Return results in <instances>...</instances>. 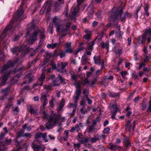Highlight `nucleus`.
Listing matches in <instances>:
<instances>
[{
    "label": "nucleus",
    "instance_id": "1",
    "mask_svg": "<svg viewBox=\"0 0 151 151\" xmlns=\"http://www.w3.org/2000/svg\"><path fill=\"white\" fill-rule=\"evenodd\" d=\"M19 64V62L16 58L12 63L11 61H9L6 65L3 67L1 70V73L4 74L2 78V85L5 83L10 74L15 73L16 68Z\"/></svg>",
    "mask_w": 151,
    "mask_h": 151
},
{
    "label": "nucleus",
    "instance_id": "2",
    "mask_svg": "<svg viewBox=\"0 0 151 151\" xmlns=\"http://www.w3.org/2000/svg\"><path fill=\"white\" fill-rule=\"evenodd\" d=\"M38 35V31H35L34 33L31 34L30 36L29 39L28 41V43L30 44H32L36 41L37 38V36ZM28 42H24L19 48V52L22 51V54L23 55H25L28 53L29 51L32 50V48H29V45L27 44Z\"/></svg>",
    "mask_w": 151,
    "mask_h": 151
},
{
    "label": "nucleus",
    "instance_id": "3",
    "mask_svg": "<svg viewBox=\"0 0 151 151\" xmlns=\"http://www.w3.org/2000/svg\"><path fill=\"white\" fill-rule=\"evenodd\" d=\"M122 11L121 9H118L115 12L114 15V19H121V21L123 22L125 21L126 18L131 16L130 14L128 12H125L124 14L123 17H122Z\"/></svg>",
    "mask_w": 151,
    "mask_h": 151
},
{
    "label": "nucleus",
    "instance_id": "4",
    "mask_svg": "<svg viewBox=\"0 0 151 151\" xmlns=\"http://www.w3.org/2000/svg\"><path fill=\"white\" fill-rule=\"evenodd\" d=\"M58 121V119L56 118L52 117L51 119H50L49 121L46 124L45 128L48 129H52Z\"/></svg>",
    "mask_w": 151,
    "mask_h": 151
},
{
    "label": "nucleus",
    "instance_id": "5",
    "mask_svg": "<svg viewBox=\"0 0 151 151\" xmlns=\"http://www.w3.org/2000/svg\"><path fill=\"white\" fill-rule=\"evenodd\" d=\"M47 133L46 132L43 133H37L35 134V138L36 141L38 142L40 141L41 138H42L45 142H48V140L47 137Z\"/></svg>",
    "mask_w": 151,
    "mask_h": 151
},
{
    "label": "nucleus",
    "instance_id": "6",
    "mask_svg": "<svg viewBox=\"0 0 151 151\" xmlns=\"http://www.w3.org/2000/svg\"><path fill=\"white\" fill-rule=\"evenodd\" d=\"M42 75L40 78H39L38 82L37 83L33 84V87H35L38 85L41 86L43 85V81L45 78V75L44 72L45 71V68L44 67L43 68H42Z\"/></svg>",
    "mask_w": 151,
    "mask_h": 151
},
{
    "label": "nucleus",
    "instance_id": "7",
    "mask_svg": "<svg viewBox=\"0 0 151 151\" xmlns=\"http://www.w3.org/2000/svg\"><path fill=\"white\" fill-rule=\"evenodd\" d=\"M60 21V19L57 17H55L53 19V22L56 27L57 32H60L61 27H62V24L59 23Z\"/></svg>",
    "mask_w": 151,
    "mask_h": 151
},
{
    "label": "nucleus",
    "instance_id": "8",
    "mask_svg": "<svg viewBox=\"0 0 151 151\" xmlns=\"http://www.w3.org/2000/svg\"><path fill=\"white\" fill-rule=\"evenodd\" d=\"M95 63L96 64H100L101 65V68H103L104 66V62L101 59L100 56H95L93 58Z\"/></svg>",
    "mask_w": 151,
    "mask_h": 151
},
{
    "label": "nucleus",
    "instance_id": "9",
    "mask_svg": "<svg viewBox=\"0 0 151 151\" xmlns=\"http://www.w3.org/2000/svg\"><path fill=\"white\" fill-rule=\"evenodd\" d=\"M68 64V63L66 62H60L58 63L57 70L58 72H63L62 70Z\"/></svg>",
    "mask_w": 151,
    "mask_h": 151
},
{
    "label": "nucleus",
    "instance_id": "10",
    "mask_svg": "<svg viewBox=\"0 0 151 151\" xmlns=\"http://www.w3.org/2000/svg\"><path fill=\"white\" fill-rule=\"evenodd\" d=\"M52 4L51 2L50 1H47L44 3L43 7L41 10L44 11L45 9L47 8V12H49L50 9V7H51Z\"/></svg>",
    "mask_w": 151,
    "mask_h": 151
},
{
    "label": "nucleus",
    "instance_id": "11",
    "mask_svg": "<svg viewBox=\"0 0 151 151\" xmlns=\"http://www.w3.org/2000/svg\"><path fill=\"white\" fill-rule=\"evenodd\" d=\"M118 110L117 106L116 105H113L111 106V113L112 114L111 118L113 119H115V116Z\"/></svg>",
    "mask_w": 151,
    "mask_h": 151
},
{
    "label": "nucleus",
    "instance_id": "12",
    "mask_svg": "<svg viewBox=\"0 0 151 151\" xmlns=\"http://www.w3.org/2000/svg\"><path fill=\"white\" fill-rule=\"evenodd\" d=\"M65 50L67 53H70L73 52L71 47L70 42H66L64 45Z\"/></svg>",
    "mask_w": 151,
    "mask_h": 151
},
{
    "label": "nucleus",
    "instance_id": "13",
    "mask_svg": "<svg viewBox=\"0 0 151 151\" xmlns=\"http://www.w3.org/2000/svg\"><path fill=\"white\" fill-rule=\"evenodd\" d=\"M31 75L30 74H28L25 76L24 79H26V81H24L22 83V85L26 83H29L34 80V77H31Z\"/></svg>",
    "mask_w": 151,
    "mask_h": 151
},
{
    "label": "nucleus",
    "instance_id": "14",
    "mask_svg": "<svg viewBox=\"0 0 151 151\" xmlns=\"http://www.w3.org/2000/svg\"><path fill=\"white\" fill-rule=\"evenodd\" d=\"M23 13V12L21 7L20 9L18 10L14 14V17L15 19L17 20L18 19Z\"/></svg>",
    "mask_w": 151,
    "mask_h": 151
},
{
    "label": "nucleus",
    "instance_id": "15",
    "mask_svg": "<svg viewBox=\"0 0 151 151\" xmlns=\"http://www.w3.org/2000/svg\"><path fill=\"white\" fill-rule=\"evenodd\" d=\"M88 50H87L86 49V51L85 52V54H84L83 56L82 57L81 59V61L82 64L84 65L85 64V61H86L87 60V59L86 58V55H90L91 54V51H88Z\"/></svg>",
    "mask_w": 151,
    "mask_h": 151
},
{
    "label": "nucleus",
    "instance_id": "16",
    "mask_svg": "<svg viewBox=\"0 0 151 151\" xmlns=\"http://www.w3.org/2000/svg\"><path fill=\"white\" fill-rule=\"evenodd\" d=\"M148 34H143L141 37L140 36L138 37L137 39V42L139 43L143 44L146 41V35Z\"/></svg>",
    "mask_w": 151,
    "mask_h": 151
},
{
    "label": "nucleus",
    "instance_id": "17",
    "mask_svg": "<svg viewBox=\"0 0 151 151\" xmlns=\"http://www.w3.org/2000/svg\"><path fill=\"white\" fill-rule=\"evenodd\" d=\"M87 11L88 12V14L89 17L91 19L93 18V15L94 13V12L93 9H91V6H89L87 9Z\"/></svg>",
    "mask_w": 151,
    "mask_h": 151
},
{
    "label": "nucleus",
    "instance_id": "18",
    "mask_svg": "<svg viewBox=\"0 0 151 151\" xmlns=\"http://www.w3.org/2000/svg\"><path fill=\"white\" fill-rule=\"evenodd\" d=\"M81 92L78 91H76L75 93V95L74 96V101H75V103H77V101L78 99L79 98L80 96Z\"/></svg>",
    "mask_w": 151,
    "mask_h": 151
},
{
    "label": "nucleus",
    "instance_id": "19",
    "mask_svg": "<svg viewBox=\"0 0 151 151\" xmlns=\"http://www.w3.org/2000/svg\"><path fill=\"white\" fill-rule=\"evenodd\" d=\"M65 103V100L64 99H62L60 105L57 108L58 111H59L61 110L64 107Z\"/></svg>",
    "mask_w": 151,
    "mask_h": 151
},
{
    "label": "nucleus",
    "instance_id": "20",
    "mask_svg": "<svg viewBox=\"0 0 151 151\" xmlns=\"http://www.w3.org/2000/svg\"><path fill=\"white\" fill-rule=\"evenodd\" d=\"M95 44L94 41H93L88 43V46L86 48L87 50L92 51L93 49V46Z\"/></svg>",
    "mask_w": 151,
    "mask_h": 151
},
{
    "label": "nucleus",
    "instance_id": "21",
    "mask_svg": "<svg viewBox=\"0 0 151 151\" xmlns=\"http://www.w3.org/2000/svg\"><path fill=\"white\" fill-rule=\"evenodd\" d=\"M52 117L58 119V121L60 120V117L58 114L56 113H54L53 111H51V114L50 116V119H51Z\"/></svg>",
    "mask_w": 151,
    "mask_h": 151
},
{
    "label": "nucleus",
    "instance_id": "22",
    "mask_svg": "<svg viewBox=\"0 0 151 151\" xmlns=\"http://www.w3.org/2000/svg\"><path fill=\"white\" fill-rule=\"evenodd\" d=\"M74 85L76 86V91H78L81 92V83L79 81H76L74 83Z\"/></svg>",
    "mask_w": 151,
    "mask_h": 151
},
{
    "label": "nucleus",
    "instance_id": "23",
    "mask_svg": "<svg viewBox=\"0 0 151 151\" xmlns=\"http://www.w3.org/2000/svg\"><path fill=\"white\" fill-rule=\"evenodd\" d=\"M124 142L127 147H128L131 145V143L128 138L126 137H124Z\"/></svg>",
    "mask_w": 151,
    "mask_h": 151
},
{
    "label": "nucleus",
    "instance_id": "24",
    "mask_svg": "<svg viewBox=\"0 0 151 151\" xmlns=\"http://www.w3.org/2000/svg\"><path fill=\"white\" fill-rule=\"evenodd\" d=\"M110 149L111 150L114 151L117 149L120 150L122 149V147H119L117 145H110Z\"/></svg>",
    "mask_w": 151,
    "mask_h": 151
},
{
    "label": "nucleus",
    "instance_id": "25",
    "mask_svg": "<svg viewBox=\"0 0 151 151\" xmlns=\"http://www.w3.org/2000/svg\"><path fill=\"white\" fill-rule=\"evenodd\" d=\"M30 109L29 111L31 114H37V108L33 109L32 108V106L31 105H29Z\"/></svg>",
    "mask_w": 151,
    "mask_h": 151
},
{
    "label": "nucleus",
    "instance_id": "26",
    "mask_svg": "<svg viewBox=\"0 0 151 151\" xmlns=\"http://www.w3.org/2000/svg\"><path fill=\"white\" fill-rule=\"evenodd\" d=\"M99 139V135L97 134L95 135L94 137H92L91 140V142L92 143L96 142Z\"/></svg>",
    "mask_w": 151,
    "mask_h": 151
},
{
    "label": "nucleus",
    "instance_id": "27",
    "mask_svg": "<svg viewBox=\"0 0 151 151\" xmlns=\"http://www.w3.org/2000/svg\"><path fill=\"white\" fill-rule=\"evenodd\" d=\"M101 47L102 48H106V49L108 51L109 48V42L106 41L105 44L104 42H102L101 44Z\"/></svg>",
    "mask_w": 151,
    "mask_h": 151
},
{
    "label": "nucleus",
    "instance_id": "28",
    "mask_svg": "<svg viewBox=\"0 0 151 151\" xmlns=\"http://www.w3.org/2000/svg\"><path fill=\"white\" fill-rule=\"evenodd\" d=\"M14 28L13 27H11L9 28L8 27H6L3 31L4 33H6L8 31H9L11 32H13L14 31Z\"/></svg>",
    "mask_w": 151,
    "mask_h": 151
},
{
    "label": "nucleus",
    "instance_id": "29",
    "mask_svg": "<svg viewBox=\"0 0 151 151\" xmlns=\"http://www.w3.org/2000/svg\"><path fill=\"white\" fill-rule=\"evenodd\" d=\"M68 28H63L62 29L61 33L62 36L65 37L68 34Z\"/></svg>",
    "mask_w": 151,
    "mask_h": 151
},
{
    "label": "nucleus",
    "instance_id": "30",
    "mask_svg": "<svg viewBox=\"0 0 151 151\" xmlns=\"http://www.w3.org/2000/svg\"><path fill=\"white\" fill-rule=\"evenodd\" d=\"M123 32L119 30L118 31L116 32V37L119 39L122 38V35H123Z\"/></svg>",
    "mask_w": 151,
    "mask_h": 151
},
{
    "label": "nucleus",
    "instance_id": "31",
    "mask_svg": "<svg viewBox=\"0 0 151 151\" xmlns=\"http://www.w3.org/2000/svg\"><path fill=\"white\" fill-rule=\"evenodd\" d=\"M40 113L42 114V117L45 119H48V115L47 113H46L44 111L40 110Z\"/></svg>",
    "mask_w": 151,
    "mask_h": 151
},
{
    "label": "nucleus",
    "instance_id": "32",
    "mask_svg": "<svg viewBox=\"0 0 151 151\" xmlns=\"http://www.w3.org/2000/svg\"><path fill=\"white\" fill-rule=\"evenodd\" d=\"M22 75V73H20L19 74L17 75L15 77L12 79V81H13V82L14 83H16L18 81V79L20 77V76Z\"/></svg>",
    "mask_w": 151,
    "mask_h": 151
},
{
    "label": "nucleus",
    "instance_id": "33",
    "mask_svg": "<svg viewBox=\"0 0 151 151\" xmlns=\"http://www.w3.org/2000/svg\"><path fill=\"white\" fill-rule=\"evenodd\" d=\"M44 30H43L42 31L38 30V35L40 34V39H44L45 38V35L44 34Z\"/></svg>",
    "mask_w": 151,
    "mask_h": 151
},
{
    "label": "nucleus",
    "instance_id": "34",
    "mask_svg": "<svg viewBox=\"0 0 151 151\" xmlns=\"http://www.w3.org/2000/svg\"><path fill=\"white\" fill-rule=\"evenodd\" d=\"M32 147L34 149V151H38L40 148V146L38 145L32 144Z\"/></svg>",
    "mask_w": 151,
    "mask_h": 151
},
{
    "label": "nucleus",
    "instance_id": "35",
    "mask_svg": "<svg viewBox=\"0 0 151 151\" xmlns=\"http://www.w3.org/2000/svg\"><path fill=\"white\" fill-rule=\"evenodd\" d=\"M132 121V120H128L127 122V123L126 125V128L129 131L130 128L131 126V123Z\"/></svg>",
    "mask_w": 151,
    "mask_h": 151
},
{
    "label": "nucleus",
    "instance_id": "36",
    "mask_svg": "<svg viewBox=\"0 0 151 151\" xmlns=\"http://www.w3.org/2000/svg\"><path fill=\"white\" fill-rule=\"evenodd\" d=\"M66 53H67V52L64 50V51H62L59 52L58 55L60 58H62L65 56Z\"/></svg>",
    "mask_w": 151,
    "mask_h": 151
},
{
    "label": "nucleus",
    "instance_id": "37",
    "mask_svg": "<svg viewBox=\"0 0 151 151\" xmlns=\"http://www.w3.org/2000/svg\"><path fill=\"white\" fill-rule=\"evenodd\" d=\"M8 89V88H6L1 90V94L3 96H5L7 95Z\"/></svg>",
    "mask_w": 151,
    "mask_h": 151
},
{
    "label": "nucleus",
    "instance_id": "38",
    "mask_svg": "<svg viewBox=\"0 0 151 151\" xmlns=\"http://www.w3.org/2000/svg\"><path fill=\"white\" fill-rule=\"evenodd\" d=\"M96 78H94L89 82L88 84L90 86H92L96 82Z\"/></svg>",
    "mask_w": 151,
    "mask_h": 151
},
{
    "label": "nucleus",
    "instance_id": "39",
    "mask_svg": "<svg viewBox=\"0 0 151 151\" xmlns=\"http://www.w3.org/2000/svg\"><path fill=\"white\" fill-rule=\"evenodd\" d=\"M52 86L51 85H46L43 86L44 88L46 89L47 91L52 89Z\"/></svg>",
    "mask_w": 151,
    "mask_h": 151
},
{
    "label": "nucleus",
    "instance_id": "40",
    "mask_svg": "<svg viewBox=\"0 0 151 151\" xmlns=\"http://www.w3.org/2000/svg\"><path fill=\"white\" fill-rule=\"evenodd\" d=\"M41 101L47 100V96L46 94L43 93L41 94Z\"/></svg>",
    "mask_w": 151,
    "mask_h": 151
},
{
    "label": "nucleus",
    "instance_id": "41",
    "mask_svg": "<svg viewBox=\"0 0 151 151\" xmlns=\"http://www.w3.org/2000/svg\"><path fill=\"white\" fill-rule=\"evenodd\" d=\"M74 103V104H73L71 103H69V107L70 108H73L74 109H76L77 107V103H75V101Z\"/></svg>",
    "mask_w": 151,
    "mask_h": 151
},
{
    "label": "nucleus",
    "instance_id": "42",
    "mask_svg": "<svg viewBox=\"0 0 151 151\" xmlns=\"http://www.w3.org/2000/svg\"><path fill=\"white\" fill-rule=\"evenodd\" d=\"M49 105L50 107L52 108H53L54 106V99L52 98L51 99V100L49 101Z\"/></svg>",
    "mask_w": 151,
    "mask_h": 151
},
{
    "label": "nucleus",
    "instance_id": "43",
    "mask_svg": "<svg viewBox=\"0 0 151 151\" xmlns=\"http://www.w3.org/2000/svg\"><path fill=\"white\" fill-rule=\"evenodd\" d=\"M1 140H0V151H4L5 147L3 146L4 144L3 142H2Z\"/></svg>",
    "mask_w": 151,
    "mask_h": 151
},
{
    "label": "nucleus",
    "instance_id": "44",
    "mask_svg": "<svg viewBox=\"0 0 151 151\" xmlns=\"http://www.w3.org/2000/svg\"><path fill=\"white\" fill-rule=\"evenodd\" d=\"M88 132L90 133L91 132H93L95 131V128L93 125L89 127L88 128Z\"/></svg>",
    "mask_w": 151,
    "mask_h": 151
},
{
    "label": "nucleus",
    "instance_id": "45",
    "mask_svg": "<svg viewBox=\"0 0 151 151\" xmlns=\"http://www.w3.org/2000/svg\"><path fill=\"white\" fill-rule=\"evenodd\" d=\"M79 10L77 8H75L74 9L72 13V14L73 16H75L76 14L78 12Z\"/></svg>",
    "mask_w": 151,
    "mask_h": 151
},
{
    "label": "nucleus",
    "instance_id": "46",
    "mask_svg": "<svg viewBox=\"0 0 151 151\" xmlns=\"http://www.w3.org/2000/svg\"><path fill=\"white\" fill-rule=\"evenodd\" d=\"M60 46V44L59 42L58 43H55L54 44H52V49L56 47H58Z\"/></svg>",
    "mask_w": 151,
    "mask_h": 151
},
{
    "label": "nucleus",
    "instance_id": "47",
    "mask_svg": "<svg viewBox=\"0 0 151 151\" xmlns=\"http://www.w3.org/2000/svg\"><path fill=\"white\" fill-rule=\"evenodd\" d=\"M88 79V78H86L85 80L82 81V83L83 85H85L86 84L89 83Z\"/></svg>",
    "mask_w": 151,
    "mask_h": 151
},
{
    "label": "nucleus",
    "instance_id": "48",
    "mask_svg": "<svg viewBox=\"0 0 151 151\" xmlns=\"http://www.w3.org/2000/svg\"><path fill=\"white\" fill-rule=\"evenodd\" d=\"M51 66L53 69H56L57 70V68H56V65L55 64L53 61H52L51 62Z\"/></svg>",
    "mask_w": 151,
    "mask_h": 151
},
{
    "label": "nucleus",
    "instance_id": "49",
    "mask_svg": "<svg viewBox=\"0 0 151 151\" xmlns=\"http://www.w3.org/2000/svg\"><path fill=\"white\" fill-rule=\"evenodd\" d=\"M146 66L145 63L144 62V63H141L140 64L138 68L139 70H140L141 68L143 67H145Z\"/></svg>",
    "mask_w": 151,
    "mask_h": 151
},
{
    "label": "nucleus",
    "instance_id": "50",
    "mask_svg": "<svg viewBox=\"0 0 151 151\" xmlns=\"http://www.w3.org/2000/svg\"><path fill=\"white\" fill-rule=\"evenodd\" d=\"M141 9V6L138 7L136 11V12L135 13V16L137 18L138 17V13Z\"/></svg>",
    "mask_w": 151,
    "mask_h": 151
},
{
    "label": "nucleus",
    "instance_id": "51",
    "mask_svg": "<svg viewBox=\"0 0 151 151\" xmlns=\"http://www.w3.org/2000/svg\"><path fill=\"white\" fill-rule=\"evenodd\" d=\"M41 101L42 103V106L44 108L45 106L48 103V101L47 100H42Z\"/></svg>",
    "mask_w": 151,
    "mask_h": 151
},
{
    "label": "nucleus",
    "instance_id": "52",
    "mask_svg": "<svg viewBox=\"0 0 151 151\" xmlns=\"http://www.w3.org/2000/svg\"><path fill=\"white\" fill-rule=\"evenodd\" d=\"M122 49H118L116 50L115 53L116 54L120 55L122 53Z\"/></svg>",
    "mask_w": 151,
    "mask_h": 151
},
{
    "label": "nucleus",
    "instance_id": "53",
    "mask_svg": "<svg viewBox=\"0 0 151 151\" xmlns=\"http://www.w3.org/2000/svg\"><path fill=\"white\" fill-rule=\"evenodd\" d=\"M58 79H55V80L53 81L54 85L55 86H58L59 85V84L58 83Z\"/></svg>",
    "mask_w": 151,
    "mask_h": 151
},
{
    "label": "nucleus",
    "instance_id": "54",
    "mask_svg": "<svg viewBox=\"0 0 151 151\" xmlns=\"http://www.w3.org/2000/svg\"><path fill=\"white\" fill-rule=\"evenodd\" d=\"M85 49V47H79L78 49V50H76L75 53V54H78V53L80 51H81V50H83Z\"/></svg>",
    "mask_w": 151,
    "mask_h": 151
},
{
    "label": "nucleus",
    "instance_id": "55",
    "mask_svg": "<svg viewBox=\"0 0 151 151\" xmlns=\"http://www.w3.org/2000/svg\"><path fill=\"white\" fill-rule=\"evenodd\" d=\"M22 34H21L19 35H16L15 37L13 39V41L15 42L17 40H19L20 37L22 36Z\"/></svg>",
    "mask_w": 151,
    "mask_h": 151
},
{
    "label": "nucleus",
    "instance_id": "56",
    "mask_svg": "<svg viewBox=\"0 0 151 151\" xmlns=\"http://www.w3.org/2000/svg\"><path fill=\"white\" fill-rule=\"evenodd\" d=\"M24 132V131L23 129L21 130L19 132H18V136H23V133Z\"/></svg>",
    "mask_w": 151,
    "mask_h": 151
},
{
    "label": "nucleus",
    "instance_id": "57",
    "mask_svg": "<svg viewBox=\"0 0 151 151\" xmlns=\"http://www.w3.org/2000/svg\"><path fill=\"white\" fill-rule=\"evenodd\" d=\"M110 131V129L109 128H106L103 131V132L105 134H108Z\"/></svg>",
    "mask_w": 151,
    "mask_h": 151
},
{
    "label": "nucleus",
    "instance_id": "58",
    "mask_svg": "<svg viewBox=\"0 0 151 151\" xmlns=\"http://www.w3.org/2000/svg\"><path fill=\"white\" fill-rule=\"evenodd\" d=\"M91 37V36L90 35L87 34L83 37V38L85 40H88L90 39Z\"/></svg>",
    "mask_w": 151,
    "mask_h": 151
},
{
    "label": "nucleus",
    "instance_id": "59",
    "mask_svg": "<svg viewBox=\"0 0 151 151\" xmlns=\"http://www.w3.org/2000/svg\"><path fill=\"white\" fill-rule=\"evenodd\" d=\"M109 96L110 97H115L116 96H118V95L115 93H110L109 94Z\"/></svg>",
    "mask_w": 151,
    "mask_h": 151
},
{
    "label": "nucleus",
    "instance_id": "60",
    "mask_svg": "<svg viewBox=\"0 0 151 151\" xmlns=\"http://www.w3.org/2000/svg\"><path fill=\"white\" fill-rule=\"evenodd\" d=\"M121 73L122 77L125 78V77L127 74V72L126 71H122Z\"/></svg>",
    "mask_w": 151,
    "mask_h": 151
},
{
    "label": "nucleus",
    "instance_id": "61",
    "mask_svg": "<svg viewBox=\"0 0 151 151\" xmlns=\"http://www.w3.org/2000/svg\"><path fill=\"white\" fill-rule=\"evenodd\" d=\"M146 34H148V35L151 36V28H149L148 29H147Z\"/></svg>",
    "mask_w": 151,
    "mask_h": 151
},
{
    "label": "nucleus",
    "instance_id": "62",
    "mask_svg": "<svg viewBox=\"0 0 151 151\" xmlns=\"http://www.w3.org/2000/svg\"><path fill=\"white\" fill-rule=\"evenodd\" d=\"M102 68H101V70H98L96 71V76H99V74H100V73H101L102 72Z\"/></svg>",
    "mask_w": 151,
    "mask_h": 151
},
{
    "label": "nucleus",
    "instance_id": "63",
    "mask_svg": "<svg viewBox=\"0 0 151 151\" xmlns=\"http://www.w3.org/2000/svg\"><path fill=\"white\" fill-rule=\"evenodd\" d=\"M17 48L16 47H13L11 49V52L13 53H15L17 50Z\"/></svg>",
    "mask_w": 151,
    "mask_h": 151
},
{
    "label": "nucleus",
    "instance_id": "64",
    "mask_svg": "<svg viewBox=\"0 0 151 151\" xmlns=\"http://www.w3.org/2000/svg\"><path fill=\"white\" fill-rule=\"evenodd\" d=\"M75 128L77 130V131L79 132L80 130V128L79 125L78 124H76L75 126Z\"/></svg>",
    "mask_w": 151,
    "mask_h": 151
}]
</instances>
